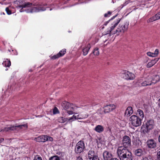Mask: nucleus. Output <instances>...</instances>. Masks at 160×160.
I'll return each mask as SVG.
<instances>
[{
    "label": "nucleus",
    "mask_w": 160,
    "mask_h": 160,
    "mask_svg": "<svg viewBox=\"0 0 160 160\" xmlns=\"http://www.w3.org/2000/svg\"><path fill=\"white\" fill-rule=\"evenodd\" d=\"M118 155L120 160H132L131 152L128 149L119 147L117 149Z\"/></svg>",
    "instance_id": "f257e3e1"
},
{
    "label": "nucleus",
    "mask_w": 160,
    "mask_h": 160,
    "mask_svg": "<svg viewBox=\"0 0 160 160\" xmlns=\"http://www.w3.org/2000/svg\"><path fill=\"white\" fill-rule=\"evenodd\" d=\"M154 125V121L150 120H148L145 124L143 125L141 128L144 132H148L149 130L153 128Z\"/></svg>",
    "instance_id": "f03ea898"
},
{
    "label": "nucleus",
    "mask_w": 160,
    "mask_h": 160,
    "mask_svg": "<svg viewBox=\"0 0 160 160\" xmlns=\"http://www.w3.org/2000/svg\"><path fill=\"white\" fill-rule=\"evenodd\" d=\"M142 120L140 118L135 115L132 116L130 118V121L131 122L132 125L136 127L141 125Z\"/></svg>",
    "instance_id": "7ed1b4c3"
},
{
    "label": "nucleus",
    "mask_w": 160,
    "mask_h": 160,
    "mask_svg": "<svg viewBox=\"0 0 160 160\" xmlns=\"http://www.w3.org/2000/svg\"><path fill=\"white\" fill-rule=\"evenodd\" d=\"M85 148L84 142L82 141H79L75 146V151L77 154L80 153L83 151Z\"/></svg>",
    "instance_id": "20e7f679"
},
{
    "label": "nucleus",
    "mask_w": 160,
    "mask_h": 160,
    "mask_svg": "<svg viewBox=\"0 0 160 160\" xmlns=\"http://www.w3.org/2000/svg\"><path fill=\"white\" fill-rule=\"evenodd\" d=\"M122 144L124 148H129L131 145V141L130 138L127 136H125L123 137L122 141Z\"/></svg>",
    "instance_id": "39448f33"
},
{
    "label": "nucleus",
    "mask_w": 160,
    "mask_h": 160,
    "mask_svg": "<svg viewBox=\"0 0 160 160\" xmlns=\"http://www.w3.org/2000/svg\"><path fill=\"white\" fill-rule=\"evenodd\" d=\"M146 143L148 148L154 149L156 147L157 143L156 141L153 139L148 140Z\"/></svg>",
    "instance_id": "423d86ee"
},
{
    "label": "nucleus",
    "mask_w": 160,
    "mask_h": 160,
    "mask_svg": "<svg viewBox=\"0 0 160 160\" xmlns=\"http://www.w3.org/2000/svg\"><path fill=\"white\" fill-rule=\"evenodd\" d=\"M122 77L127 80H132L135 78L134 75L128 71H127L122 74Z\"/></svg>",
    "instance_id": "0eeeda50"
},
{
    "label": "nucleus",
    "mask_w": 160,
    "mask_h": 160,
    "mask_svg": "<svg viewBox=\"0 0 160 160\" xmlns=\"http://www.w3.org/2000/svg\"><path fill=\"white\" fill-rule=\"evenodd\" d=\"M103 108L104 113H108L115 109L116 106L114 104H109Z\"/></svg>",
    "instance_id": "6e6552de"
},
{
    "label": "nucleus",
    "mask_w": 160,
    "mask_h": 160,
    "mask_svg": "<svg viewBox=\"0 0 160 160\" xmlns=\"http://www.w3.org/2000/svg\"><path fill=\"white\" fill-rule=\"evenodd\" d=\"M103 156L104 160H110L113 157L112 154L106 151L103 152Z\"/></svg>",
    "instance_id": "1a4fd4ad"
},
{
    "label": "nucleus",
    "mask_w": 160,
    "mask_h": 160,
    "mask_svg": "<svg viewBox=\"0 0 160 160\" xmlns=\"http://www.w3.org/2000/svg\"><path fill=\"white\" fill-rule=\"evenodd\" d=\"M66 52V49H64L60 51L57 54L52 57L51 58L52 59H55L61 57L63 56Z\"/></svg>",
    "instance_id": "9d476101"
},
{
    "label": "nucleus",
    "mask_w": 160,
    "mask_h": 160,
    "mask_svg": "<svg viewBox=\"0 0 160 160\" xmlns=\"http://www.w3.org/2000/svg\"><path fill=\"white\" fill-rule=\"evenodd\" d=\"M73 104L70 103L66 101L63 102L62 103V106L63 108L66 110L69 109L73 105Z\"/></svg>",
    "instance_id": "9b49d317"
},
{
    "label": "nucleus",
    "mask_w": 160,
    "mask_h": 160,
    "mask_svg": "<svg viewBox=\"0 0 160 160\" xmlns=\"http://www.w3.org/2000/svg\"><path fill=\"white\" fill-rule=\"evenodd\" d=\"M34 140L37 142H44L48 140V138L45 136L42 135L35 138Z\"/></svg>",
    "instance_id": "f8f14e48"
},
{
    "label": "nucleus",
    "mask_w": 160,
    "mask_h": 160,
    "mask_svg": "<svg viewBox=\"0 0 160 160\" xmlns=\"http://www.w3.org/2000/svg\"><path fill=\"white\" fill-rule=\"evenodd\" d=\"M120 20V19L118 18L116 22H114L112 24V25H113L110 28V29L108 31L107 34L110 33L113 30L114 28L116 27L117 25Z\"/></svg>",
    "instance_id": "ddd939ff"
},
{
    "label": "nucleus",
    "mask_w": 160,
    "mask_h": 160,
    "mask_svg": "<svg viewBox=\"0 0 160 160\" xmlns=\"http://www.w3.org/2000/svg\"><path fill=\"white\" fill-rule=\"evenodd\" d=\"M11 127L12 129V131H14L17 130L18 128L21 129L23 127H26V128H28V126L27 124L21 125H16L15 126L11 125Z\"/></svg>",
    "instance_id": "4468645a"
},
{
    "label": "nucleus",
    "mask_w": 160,
    "mask_h": 160,
    "mask_svg": "<svg viewBox=\"0 0 160 160\" xmlns=\"http://www.w3.org/2000/svg\"><path fill=\"white\" fill-rule=\"evenodd\" d=\"M152 84V82L151 80V79L150 78L145 79V80L141 83L142 85L143 86L151 85Z\"/></svg>",
    "instance_id": "2eb2a0df"
},
{
    "label": "nucleus",
    "mask_w": 160,
    "mask_h": 160,
    "mask_svg": "<svg viewBox=\"0 0 160 160\" xmlns=\"http://www.w3.org/2000/svg\"><path fill=\"white\" fill-rule=\"evenodd\" d=\"M40 10H44L42 9L41 7H34L28 10L27 12L28 13H32L35 12H38Z\"/></svg>",
    "instance_id": "dca6fc26"
},
{
    "label": "nucleus",
    "mask_w": 160,
    "mask_h": 160,
    "mask_svg": "<svg viewBox=\"0 0 160 160\" xmlns=\"http://www.w3.org/2000/svg\"><path fill=\"white\" fill-rule=\"evenodd\" d=\"M132 108L131 107H128L126 110L125 115L126 117H129L133 113Z\"/></svg>",
    "instance_id": "f3484780"
},
{
    "label": "nucleus",
    "mask_w": 160,
    "mask_h": 160,
    "mask_svg": "<svg viewBox=\"0 0 160 160\" xmlns=\"http://www.w3.org/2000/svg\"><path fill=\"white\" fill-rule=\"evenodd\" d=\"M94 130L98 133H101L104 131V128L101 125H98L96 126Z\"/></svg>",
    "instance_id": "a211bd4d"
},
{
    "label": "nucleus",
    "mask_w": 160,
    "mask_h": 160,
    "mask_svg": "<svg viewBox=\"0 0 160 160\" xmlns=\"http://www.w3.org/2000/svg\"><path fill=\"white\" fill-rule=\"evenodd\" d=\"M90 45L89 44H88L87 47L84 48L82 50L83 55L84 56H85L88 53V51L90 48Z\"/></svg>",
    "instance_id": "6ab92c4d"
},
{
    "label": "nucleus",
    "mask_w": 160,
    "mask_h": 160,
    "mask_svg": "<svg viewBox=\"0 0 160 160\" xmlns=\"http://www.w3.org/2000/svg\"><path fill=\"white\" fill-rule=\"evenodd\" d=\"M151 79V80L152 82V84H155L157 82H158L159 80V77L158 75H155L153 76Z\"/></svg>",
    "instance_id": "aec40b11"
},
{
    "label": "nucleus",
    "mask_w": 160,
    "mask_h": 160,
    "mask_svg": "<svg viewBox=\"0 0 160 160\" xmlns=\"http://www.w3.org/2000/svg\"><path fill=\"white\" fill-rule=\"evenodd\" d=\"M157 20H158L156 16V14L154 16H153L152 17H151L150 18H149L147 21V22L148 23H150L154 21H156Z\"/></svg>",
    "instance_id": "412c9836"
},
{
    "label": "nucleus",
    "mask_w": 160,
    "mask_h": 160,
    "mask_svg": "<svg viewBox=\"0 0 160 160\" xmlns=\"http://www.w3.org/2000/svg\"><path fill=\"white\" fill-rule=\"evenodd\" d=\"M142 150L141 149H138L135 151V154L138 156H141L142 154Z\"/></svg>",
    "instance_id": "4be33fe9"
},
{
    "label": "nucleus",
    "mask_w": 160,
    "mask_h": 160,
    "mask_svg": "<svg viewBox=\"0 0 160 160\" xmlns=\"http://www.w3.org/2000/svg\"><path fill=\"white\" fill-rule=\"evenodd\" d=\"M68 118H64L63 117H60L58 118V121L60 123H64L67 120H68Z\"/></svg>",
    "instance_id": "5701e85b"
},
{
    "label": "nucleus",
    "mask_w": 160,
    "mask_h": 160,
    "mask_svg": "<svg viewBox=\"0 0 160 160\" xmlns=\"http://www.w3.org/2000/svg\"><path fill=\"white\" fill-rule=\"evenodd\" d=\"M95 156L94 155V152L93 151H89L88 152V157L90 160Z\"/></svg>",
    "instance_id": "b1692460"
},
{
    "label": "nucleus",
    "mask_w": 160,
    "mask_h": 160,
    "mask_svg": "<svg viewBox=\"0 0 160 160\" xmlns=\"http://www.w3.org/2000/svg\"><path fill=\"white\" fill-rule=\"evenodd\" d=\"M32 3L29 2H25L23 4L21 5V7L22 8L29 7L32 6Z\"/></svg>",
    "instance_id": "393cba45"
},
{
    "label": "nucleus",
    "mask_w": 160,
    "mask_h": 160,
    "mask_svg": "<svg viewBox=\"0 0 160 160\" xmlns=\"http://www.w3.org/2000/svg\"><path fill=\"white\" fill-rule=\"evenodd\" d=\"M137 114H138L142 118L144 117V114L142 111L141 109H138L137 110Z\"/></svg>",
    "instance_id": "a878e982"
},
{
    "label": "nucleus",
    "mask_w": 160,
    "mask_h": 160,
    "mask_svg": "<svg viewBox=\"0 0 160 160\" xmlns=\"http://www.w3.org/2000/svg\"><path fill=\"white\" fill-rule=\"evenodd\" d=\"M74 110V108L72 107H71L69 109H68L66 111H67V112L68 114L71 115L74 113L73 112Z\"/></svg>",
    "instance_id": "bb28decb"
},
{
    "label": "nucleus",
    "mask_w": 160,
    "mask_h": 160,
    "mask_svg": "<svg viewBox=\"0 0 160 160\" xmlns=\"http://www.w3.org/2000/svg\"><path fill=\"white\" fill-rule=\"evenodd\" d=\"M2 64L6 67H9L11 65L10 61H5L2 63Z\"/></svg>",
    "instance_id": "cd10ccee"
},
{
    "label": "nucleus",
    "mask_w": 160,
    "mask_h": 160,
    "mask_svg": "<svg viewBox=\"0 0 160 160\" xmlns=\"http://www.w3.org/2000/svg\"><path fill=\"white\" fill-rule=\"evenodd\" d=\"M142 160H154L152 157L150 155L148 156L147 157H142Z\"/></svg>",
    "instance_id": "c85d7f7f"
},
{
    "label": "nucleus",
    "mask_w": 160,
    "mask_h": 160,
    "mask_svg": "<svg viewBox=\"0 0 160 160\" xmlns=\"http://www.w3.org/2000/svg\"><path fill=\"white\" fill-rule=\"evenodd\" d=\"M93 53L94 55L98 56L99 54L98 48H95L93 52Z\"/></svg>",
    "instance_id": "c756f323"
},
{
    "label": "nucleus",
    "mask_w": 160,
    "mask_h": 160,
    "mask_svg": "<svg viewBox=\"0 0 160 160\" xmlns=\"http://www.w3.org/2000/svg\"><path fill=\"white\" fill-rule=\"evenodd\" d=\"M122 27L121 26V25H119L118 27V28L116 30V32H124V31H123V30L122 28H121Z\"/></svg>",
    "instance_id": "7c9ffc66"
},
{
    "label": "nucleus",
    "mask_w": 160,
    "mask_h": 160,
    "mask_svg": "<svg viewBox=\"0 0 160 160\" xmlns=\"http://www.w3.org/2000/svg\"><path fill=\"white\" fill-rule=\"evenodd\" d=\"M123 26V29L125 30V31L127 30L128 28V26L129 25V23L128 22H126L124 24H122Z\"/></svg>",
    "instance_id": "2f4dec72"
},
{
    "label": "nucleus",
    "mask_w": 160,
    "mask_h": 160,
    "mask_svg": "<svg viewBox=\"0 0 160 160\" xmlns=\"http://www.w3.org/2000/svg\"><path fill=\"white\" fill-rule=\"evenodd\" d=\"M49 160H60V159L59 157L57 156H54L50 158Z\"/></svg>",
    "instance_id": "473e14b6"
},
{
    "label": "nucleus",
    "mask_w": 160,
    "mask_h": 160,
    "mask_svg": "<svg viewBox=\"0 0 160 160\" xmlns=\"http://www.w3.org/2000/svg\"><path fill=\"white\" fill-rule=\"evenodd\" d=\"M9 131H12V129L11 126L9 127H5V128H4L3 129L1 130L0 132L2 131H5L6 132H8Z\"/></svg>",
    "instance_id": "72a5a7b5"
},
{
    "label": "nucleus",
    "mask_w": 160,
    "mask_h": 160,
    "mask_svg": "<svg viewBox=\"0 0 160 160\" xmlns=\"http://www.w3.org/2000/svg\"><path fill=\"white\" fill-rule=\"evenodd\" d=\"M154 64V62L151 60L150 62H149L148 63L147 65V68H149L152 66Z\"/></svg>",
    "instance_id": "f704fd0d"
},
{
    "label": "nucleus",
    "mask_w": 160,
    "mask_h": 160,
    "mask_svg": "<svg viewBox=\"0 0 160 160\" xmlns=\"http://www.w3.org/2000/svg\"><path fill=\"white\" fill-rule=\"evenodd\" d=\"M81 116L82 119H83L87 118L88 116V114L82 113L81 115Z\"/></svg>",
    "instance_id": "c9c22d12"
},
{
    "label": "nucleus",
    "mask_w": 160,
    "mask_h": 160,
    "mask_svg": "<svg viewBox=\"0 0 160 160\" xmlns=\"http://www.w3.org/2000/svg\"><path fill=\"white\" fill-rule=\"evenodd\" d=\"M112 14V12L110 11H108L107 13H105L104 16L105 17H109Z\"/></svg>",
    "instance_id": "e433bc0d"
},
{
    "label": "nucleus",
    "mask_w": 160,
    "mask_h": 160,
    "mask_svg": "<svg viewBox=\"0 0 160 160\" xmlns=\"http://www.w3.org/2000/svg\"><path fill=\"white\" fill-rule=\"evenodd\" d=\"M5 10H6V11L8 15H10L11 14V11L9 9V8L8 7L6 8Z\"/></svg>",
    "instance_id": "4c0bfd02"
},
{
    "label": "nucleus",
    "mask_w": 160,
    "mask_h": 160,
    "mask_svg": "<svg viewBox=\"0 0 160 160\" xmlns=\"http://www.w3.org/2000/svg\"><path fill=\"white\" fill-rule=\"evenodd\" d=\"M58 111L57 108L55 107L53 110V113L54 114H56L58 112Z\"/></svg>",
    "instance_id": "58836bf2"
},
{
    "label": "nucleus",
    "mask_w": 160,
    "mask_h": 160,
    "mask_svg": "<svg viewBox=\"0 0 160 160\" xmlns=\"http://www.w3.org/2000/svg\"><path fill=\"white\" fill-rule=\"evenodd\" d=\"M33 160H42V159L41 157L37 155V156L34 158Z\"/></svg>",
    "instance_id": "ea45409f"
},
{
    "label": "nucleus",
    "mask_w": 160,
    "mask_h": 160,
    "mask_svg": "<svg viewBox=\"0 0 160 160\" xmlns=\"http://www.w3.org/2000/svg\"><path fill=\"white\" fill-rule=\"evenodd\" d=\"M74 118L75 119H77V116L73 115L72 117L68 118V121H70Z\"/></svg>",
    "instance_id": "a19ab883"
},
{
    "label": "nucleus",
    "mask_w": 160,
    "mask_h": 160,
    "mask_svg": "<svg viewBox=\"0 0 160 160\" xmlns=\"http://www.w3.org/2000/svg\"><path fill=\"white\" fill-rule=\"evenodd\" d=\"M118 15V14H116L115 16H113L112 18H111V19H110L108 21L106 22V23L104 24V25H106L108 23V22L110 21L111 20L113 19L115 17H116Z\"/></svg>",
    "instance_id": "79ce46f5"
},
{
    "label": "nucleus",
    "mask_w": 160,
    "mask_h": 160,
    "mask_svg": "<svg viewBox=\"0 0 160 160\" xmlns=\"http://www.w3.org/2000/svg\"><path fill=\"white\" fill-rule=\"evenodd\" d=\"M159 58H156L154 60H152V62H154V64H155L159 60Z\"/></svg>",
    "instance_id": "37998d69"
},
{
    "label": "nucleus",
    "mask_w": 160,
    "mask_h": 160,
    "mask_svg": "<svg viewBox=\"0 0 160 160\" xmlns=\"http://www.w3.org/2000/svg\"><path fill=\"white\" fill-rule=\"evenodd\" d=\"M156 16L158 19H160V11L156 14Z\"/></svg>",
    "instance_id": "c03bdc74"
},
{
    "label": "nucleus",
    "mask_w": 160,
    "mask_h": 160,
    "mask_svg": "<svg viewBox=\"0 0 160 160\" xmlns=\"http://www.w3.org/2000/svg\"><path fill=\"white\" fill-rule=\"evenodd\" d=\"M157 156L158 160H160V151L158 152L157 153Z\"/></svg>",
    "instance_id": "a18cd8bd"
},
{
    "label": "nucleus",
    "mask_w": 160,
    "mask_h": 160,
    "mask_svg": "<svg viewBox=\"0 0 160 160\" xmlns=\"http://www.w3.org/2000/svg\"><path fill=\"white\" fill-rule=\"evenodd\" d=\"M158 53H159L158 50L157 49H156L154 52V53L155 54H156V56H157L158 54Z\"/></svg>",
    "instance_id": "49530a36"
},
{
    "label": "nucleus",
    "mask_w": 160,
    "mask_h": 160,
    "mask_svg": "<svg viewBox=\"0 0 160 160\" xmlns=\"http://www.w3.org/2000/svg\"><path fill=\"white\" fill-rule=\"evenodd\" d=\"M92 160H100L98 156H95L92 158Z\"/></svg>",
    "instance_id": "de8ad7c7"
},
{
    "label": "nucleus",
    "mask_w": 160,
    "mask_h": 160,
    "mask_svg": "<svg viewBox=\"0 0 160 160\" xmlns=\"http://www.w3.org/2000/svg\"><path fill=\"white\" fill-rule=\"evenodd\" d=\"M46 138H48V140H49L50 141H52L53 140V138H52L51 137H49L48 136H47L46 137Z\"/></svg>",
    "instance_id": "09e8293b"
},
{
    "label": "nucleus",
    "mask_w": 160,
    "mask_h": 160,
    "mask_svg": "<svg viewBox=\"0 0 160 160\" xmlns=\"http://www.w3.org/2000/svg\"><path fill=\"white\" fill-rule=\"evenodd\" d=\"M147 54L148 56L152 57V52H148L147 53Z\"/></svg>",
    "instance_id": "8fccbe9b"
},
{
    "label": "nucleus",
    "mask_w": 160,
    "mask_h": 160,
    "mask_svg": "<svg viewBox=\"0 0 160 160\" xmlns=\"http://www.w3.org/2000/svg\"><path fill=\"white\" fill-rule=\"evenodd\" d=\"M77 116V119H82L81 117H79L80 116L79 115H78L77 116Z\"/></svg>",
    "instance_id": "3c124183"
},
{
    "label": "nucleus",
    "mask_w": 160,
    "mask_h": 160,
    "mask_svg": "<svg viewBox=\"0 0 160 160\" xmlns=\"http://www.w3.org/2000/svg\"><path fill=\"white\" fill-rule=\"evenodd\" d=\"M152 57H157V56H156V54L154 53H152Z\"/></svg>",
    "instance_id": "603ef678"
},
{
    "label": "nucleus",
    "mask_w": 160,
    "mask_h": 160,
    "mask_svg": "<svg viewBox=\"0 0 160 160\" xmlns=\"http://www.w3.org/2000/svg\"><path fill=\"white\" fill-rule=\"evenodd\" d=\"M118 159L116 158L112 157L110 160H117Z\"/></svg>",
    "instance_id": "864d4df0"
},
{
    "label": "nucleus",
    "mask_w": 160,
    "mask_h": 160,
    "mask_svg": "<svg viewBox=\"0 0 160 160\" xmlns=\"http://www.w3.org/2000/svg\"><path fill=\"white\" fill-rule=\"evenodd\" d=\"M4 140V138H2L0 139V144Z\"/></svg>",
    "instance_id": "5fc2aeb1"
},
{
    "label": "nucleus",
    "mask_w": 160,
    "mask_h": 160,
    "mask_svg": "<svg viewBox=\"0 0 160 160\" xmlns=\"http://www.w3.org/2000/svg\"><path fill=\"white\" fill-rule=\"evenodd\" d=\"M77 160H82V159L81 158H80L79 157L78 158Z\"/></svg>",
    "instance_id": "6e6d98bb"
},
{
    "label": "nucleus",
    "mask_w": 160,
    "mask_h": 160,
    "mask_svg": "<svg viewBox=\"0 0 160 160\" xmlns=\"http://www.w3.org/2000/svg\"><path fill=\"white\" fill-rule=\"evenodd\" d=\"M158 102H159L158 103V105L159 107H160V98L158 100Z\"/></svg>",
    "instance_id": "4d7b16f0"
},
{
    "label": "nucleus",
    "mask_w": 160,
    "mask_h": 160,
    "mask_svg": "<svg viewBox=\"0 0 160 160\" xmlns=\"http://www.w3.org/2000/svg\"><path fill=\"white\" fill-rule=\"evenodd\" d=\"M158 139V142L160 143V135L159 136Z\"/></svg>",
    "instance_id": "13d9d810"
},
{
    "label": "nucleus",
    "mask_w": 160,
    "mask_h": 160,
    "mask_svg": "<svg viewBox=\"0 0 160 160\" xmlns=\"http://www.w3.org/2000/svg\"><path fill=\"white\" fill-rule=\"evenodd\" d=\"M121 27H122L121 28H122V29L123 30V31H124V32H125V30H124V29H123V26L122 24V25H121Z\"/></svg>",
    "instance_id": "bf43d9fd"
},
{
    "label": "nucleus",
    "mask_w": 160,
    "mask_h": 160,
    "mask_svg": "<svg viewBox=\"0 0 160 160\" xmlns=\"http://www.w3.org/2000/svg\"><path fill=\"white\" fill-rule=\"evenodd\" d=\"M99 113L101 114H102L103 113V112H99Z\"/></svg>",
    "instance_id": "052dcab7"
},
{
    "label": "nucleus",
    "mask_w": 160,
    "mask_h": 160,
    "mask_svg": "<svg viewBox=\"0 0 160 160\" xmlns=\"http://www.w3.org/2000/svg\"><path fill=\"white\" fill-rule=\"evenodd\" d=\"M101 110H102V109H99L98 110V111H100Z\"/></svg>",
    "instance_id": "680f3d73"
},
{
    "label": "nucleus",
    "mask_w": 160,
    "mask_h": 160,
    "mask_svg": "<svg viewBox=\"0 0 160 160\" xmlns=\"http://www.w3.org/2000/svg\"><path fill=\"white\" fill-rule=\"evenodd\" d=\"M40 116L41 117H42V115H41L40 116Z\"/></svg>",
    "instance_id": "e2e57ef3"
}]
</instances>
